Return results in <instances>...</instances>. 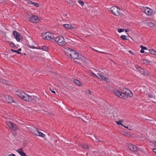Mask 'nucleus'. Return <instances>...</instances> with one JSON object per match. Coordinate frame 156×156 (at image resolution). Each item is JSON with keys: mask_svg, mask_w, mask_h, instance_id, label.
<instances>
[{"mask_svg": "<svg viewBox=\"0 0 156 156\" xmlns=\"http://www.w3.org/2000/svg\"><path fill=\"white\" fill-rule=\"evenodd\" d=\"M67 50L70 52L69 55L70 56V58L74 59H78L79 57H80V55H79L78 53L75 51L69 48H68Z\"/></svg>", "mask_w": 156, "mask_h": 156, "instance_id": "f257e3e1", "label": "nucleus"}, {"mask_svg": "<svg viewBox=\"0 0 156 156\" xmlns=\"http://www.w3.org/2000/svg\"><path fill=\"white\" fill-rule=\"evenodd\" d=\"M55 39V42L60 46L65 45L66 43V42L64 41V37L62 36L57 37Z\"/></svg>", "mask_w": 156, "mask_h": 156, "instance_id": "f03ea898", "label": "nucleus"}, {"mask_svg": "<svg viewBox=\"0 0 156 156\" xmlns=\"http://www.w3.org/2000/svg\"><path fill=\"white\" fill-rule=\"evenodd\" d=\"M120 9L116 6L112 7L110 8V11L113 14L116 16L119 15L121 12Z\"/></svg>", "mask_w": 156, "mask_h": 156, "instance_id": "7ed1b4c3", "label": "nucleus"}, {"mask_svg": "<svg viewBox=\"0 0 156 156\" xmlns=\"http://www.w3.org/2000/svg\"><path fill=\"white\" fill-rule=\"evenodd\" d=\"M42 19L35 15H32L29 18V21L34 23H37Z\"/></svg>", "mask_w": 156, "mask_h": 156, "instance_id": "20e7f679", "label": "nucleus"}, {"mask_svg": "<svg viewBox=\"0 0 156 156\" xmlns=\"http://www.w3.org/2000/svg\"><path fill=\"white\" fill-rule=\"evenodd\" d=\"M27 101H33L37 102L39 101V99L37 96L32 95L30 96L27 94V97L26 98Z\"/></svg>", "mask_w": 156, "mask_h": 156, "instance_id": "39448f33", "label": "nucleus"}, {"mask_svg": "<svg viewBox=\"0 0 156 156\" xmlns=\"http://www.w3.org/2000/svg\"><path fill=\"white\" fill-rule=\"evenodd\" d=\"M13 34L17 41L19 42L22 39L23 37L20 33L17 32L16 30L13 31Z\"/></svg>", "mask_w": 156, "mask_h": 156, "instance_id": "423d86ee", "label": "nucleus"}, {"mask_svg": "<svg viewBox=\"0 0 156 156\" xmlns=\"http://www.w3.org/2000/svg\"><path fill=\"white\" fill-rule=\"evenodd\" d=\"M51 36H52V34L49 32L44 33L42 34V37L44 39L47 40H51Z\"/></svg>", "mask_w": 156, "mask_h": 156, "instance_id": "0eeeda50", "label": "nucleus"}, {"mask_svg": "<svg viewBox=\"0 0 156 156\" xmlns=\"http://www.w3.org/2000/svg\"><path fill=\"white\" fill-rule=\"evenodd\" d=\"M5 124L7 125L10 128H12L13 130H16L17 129V125L14 123L10 121H7Z\"/></svg>", "mask_w": 156, "mask_h": 156, "instance_id": "6e6552de", "label": "nucleus"}, {"mask_svg": "<svg viewBox=\"0 0 156 156\" xmlns=\"http://www.w3.org/2000/svg\"><path fill=\"white\" fill-rule=\"evenodd\" d=\"M17 95L21 98L24 101H26V98L27 97V94L23 91L18 92Z\"/></svg>", "mask_w": 156, "mask_h": 156, "instance_id": "1a4fd4ad", "label": "nucleus"}, {"mask_svg": "<svg viewBox=\"0 0 156 156\" xmlns=\"http://www.w3.org/2000/svg\"><path fill=\"white\" fill-rule=\"evenodd\" d=\"M128 146L130 150L131 151L136 152L137 151V147L135 146L132 144H129L128 145Z\"/></svg>", "mask_w": 156, "mask_h": 156, "instance_id": "9d476101", "label": "nucleus"}, {"mask_svg": "<svg viewBox=\"0 0 156 156\" xmlns=\"http://www.w3.org/2000/svg\"><path fill=\"white\" fill-rule=\"evenodd\" d=\"M3 100L5 102H7L8 103H11L13 102L14 100L10 96L7 95L5 96V99Z\"/></svg>", "mask_w": 156, "mask_h": 156, "instance_id": "9b49d317", "label": "nucleus"}, {"mask_svg": "<svg viewBox=\"0 0 156 156\" xmlns=\"http://www.w3.org/2000/svg\"><path fill=\"white\" fill-rule=\"evenodd\" d=\"M144 10L143 12L148 16L151 15L153 12L152 10L148 7H146V9H144Z\"/></svg>", "mask_w": 156, "mask_h": 156, "instance_id": "f8f14e48", "label": "nucleus"}, {"mask_svg": "<svg viewBox=\"0 0 156 156\" xmlns=\"http://www.w3.org/2000/svg\"><path fill=\"white\" fill-rule=\"evenodd\" d=\"M136 68L141 74L146 75H147L148 74L147 71H144L143 69H141L139 66H137L136 67Z\"/></svg>", "mask_w": 156, "mask_h": 156, "instance_id": "ddd939ff", "label": "nucleus"}, {"mask_svg": "<svg viewBox=\"0 0 156 156\" xmlns=\"http://www.w3.org/2000/svg\"><path fill=\"white\" fill-rule=\"evenodd\" d=\"M23 147L21 148L20 149L16 150V151L21 156H27L25 153L23 151Z\"/></svg>", "mask_w": 156, "mask_h": 156, "instance_id": "4468645a", "label": "nucleus"}, {"mask_svg": "<svg viewBox=\"0 0 156 156\" xmlns=\"http://www.w3.org/2000/svg\"><path fill=\"white\" fill-rule=\"evenodd\" d=\"M31 132L34 135L37 136V132H38V130L37 128L35 127L31 129Z\"/></svg>", "mask_w": 156, "mask_h": 156, "instance_id": "2eb2a0df", "label": "nucleus"}, {"mask_svg": "<svg viewBox=\"0 0 156 156\" xmlns=\"http://www.w3.org/2000/svg\"><path fill=\"white\" fill-rule=\"evenodd\" d=\"M78 59L81 61L82 62H83L85 64L87 63V61H88V59H86L85 58H84V57L83 56H82L81 55L80 57H79Z\"/></svg>", "mask_w": 156, "mask_h": 156, "instance_id": "dca6fc26", "label": "nucleus"}, {"mask_svg": "<svg viewBox=\"0 0 156 156\" xmlns=\"http://www.w3.org/2000/svg\"><path fill=\"white\" fill-rule=\"evenodd\" d=\"M63 26L66 28H67V29H75V28L74 27H73L71 25L67 24H64L63 25Z\"/></svg>", "mask_w": 156, "mask_h": 156, "instance_id": "f3484780", "label": "nucleus"}, {"mask_svg": "<svg viewBox=\"0 0 156 156\" xmlns=\"http://www.w3.org/2000/svg\"><path fill=\"white\" fill-rule=\"evenodd\" d=\"M130 93V91L126 88H124L123 90V93L126 96H128V93Z\"/></svg>", "mask_w": 156, "mask_h": 156, "instance_id": "a211bd4d", "label": "nucleus"}, {"mask_svg": "<svg viewBox=\"0 0 156 156\" xmlns=\"http://www.w3.org/2000/svg\"><path fill=\"white\" fill-rule=\"evenodd\" d=\"M119 97H120L121 98L125 99H126L127 98V96H126L125 95H124L123 94V92H121V94H120V95Z\"/></svg>", "mask_w": 156, "mask_h": 156, "instance_id": "6ab92c4d", "label": "nucleus"}, {"mask_svg": "<svg viewBox=\"0 0 156 156\" xmlns=\"http://www.w3.org/2000/svg\"><path fill=\"white\" fill-rule=\"evenodd\" d=\"M149 52L152 55H156V51L153 49H150L148 51L146 52V53H148Z\"/></svg>", "mask_w": 156, "mask_h": 156, "instance_id": "aec40b11", "label": "nucleus"}, {"mask_svg": "<svg viewBox=\"0 0 156 156\" xmlns=\"http://www.w3.org/2000/svg\"><path fill=\"white\" fill-rule=\"evenodd\" d=\"M114 93L117 96L119 97V96L120 95V94H121V92L120 91L118 90H115L114 91Z\"/></svg>", "mask_w": 156, "mask_h": 156, "instance_id": "412c9836", "label": "nucleus"}, {"mask_svg": "<svg viewBox=\"0 0 156 156\" xmlns=\"http://www.w3.org/2000/svg\"><path fill=\"white\" fill-rule=\"evenodd\" d=\"M73 82L75 83L79 86H80L82 84L81 82L77 80H73Z\"/></svg>", "mask_w": 156, "mask_h": 156, "instance_id": "4be33fe9", "label": "nucleus"}, {"mask_svg": "<svg viewBox=\"0 0 156 156\" xmlns=\"http://www.w3.org/2000/svg\"><path fill=\"white\" fill-rule=\"evenodd\" d=\"M140 47L141 48V49L140 50V52L142 53L144 52V50L147 49V47L144 46L142 45L140 46Z\"/></svg>", "mask_w": 156, "mask_h": 156, "instance_id": "5701e85b", "label": "nucleus"}, {"mask_svg": "<svg viewBox=\"0 0 156 156\" xmlns=\"http://www.w3.org/2000/svg\"><path fill=\"white\" fill-rule=\"evenodd\" d=\"M81 147H82L83 148L85 149H89V146L87 144L82 145Z\"/></svg>", "mask_w": 156, "mask_h": 156, "instance_id": "b1692460", "label": "nucleus"}, {"mask_svg": "<svg viewBox=\"0 0 156 156\" xmlns=\"http://www.w3.org/2000/svg\"><path fill=\"white\" fill-rule=\"evenodd\" d=\"M37 133H38V134H37V136H39L42 137H44V135L41 132H39L38 131V132H37Z\"/></svg>", "mask_w": 156, "mask_h": 156, "instance_id": "393cba45", "label": "nucleus"}, {"mask_svg": "<svg viewBox=\"0 0 156 156\" xmlns=\"http://www.w3.org/2000/svg\"><path fill=\"white\" fill-rule=\"evenodd\" d=\"M28 47L30 48H37V49H41V50L42 49L41 47H39L38 48H36V47H35V46H32L29 45V44L28 45Z\"/></svg>", "mask_w": 156, "mask_h": 156, "instance_id": "a878e982", "label": "nucleus"}, {"mask_svg": "<svg viewBox=\"0 0 156 156\" xmlns=\"http://www.w3.org/2000/svg\"><path fill=\"white\" fill-rule=\"evenodd\" d=\"M98 74L99 76L101 77L102 79L104 80L106 77L105 76L100 73H98Z\"/></svg>", "mask_w": 156, "mask_h": 156, "instance_id": "bb28decb", "label": "nucleus"}, {"mask_svg": "<svg viewBox=\"0 0 156 156\" xmlns=\"http://www.w3.org/2000/svg\"><path fill=\"white\" fill-rule=\"evenodd\" d=\"M123 122V121L122 120H120L119 121H117L116 122V124L118 125H122V126H123V124L121 123V122Z\"/></svg>", "mask_w": 156, "mask_h": 156, "instance_id": "cd10ccee", "label": "nucleus"}, {"mask_svg": "<svg viewBox=\"0 0 156 156\" xmlns=\"http://www.w3.org/2000/svg\"><path fill=\"white\" fill-rule=\"evenodd\" d=\"M148 25L150 27H152L155 26V24L152 22H149L148 23Z\"/></svg>", "mask_w": 156, "mask_h": 156, "instance_id": "c85d7f7f", "label": "nucleus"}, {"mask_svg": "<svg viewBox=\"0 0 156 156\" xmlns=\"http://www.w3.org/2000/svg\"><path fill=\"white\" fill-rule=\"evenodd\" d=\"M123 134L125 136H131V134H130L129 133L127 132H124L123 133Z\"/></svg>", "mask_w": 156, "mask_h": 156, "instance_id": "c756f323", "label": "nucleus"}, {"mask_svg": "<svg viewBox=\"0 0 156 156\" xmlns=\"http://www.w3.org/2000/svg\"><path fill=\"white\" fill-rule=\"evenodd\" d=\"M148 96L150 98H155V97L152 93H149L148 94Z\"/></svg>", "mask_w": 156, "mask_h": 156, "instance_id": "7c9ffc66", "label": "nucleus"}, {"mask_svg": "<svg viewBox=\"0 0 156 156\" xmlns=\"http://www.w3.org/2000/svg\"><path fill=\"white\" fill-rule=\"evenodd\" d=\"M120 37L121 38L122 40H125L127 39H126V35H122Z\"/></svg>", "mask_w": 156, "mask_h": 156, "instance_id": "2f4dec72", "label": "nucleus"}, {"mask_svg": "<svg viewBox=\"0 0 156 156\" xmlns=\"http://www.w3.org/2000/svg\"><path fill=\"white\" fill-rule=\"evenodd\" d=\"M11 51L12 52H16V53L18 54H21V53L19 51H17V50H14L12 49H11Z\"/></svg>", "mask_w": 156, "mask_h": 156, "instance_id": "473e14b6", "label": "nucleus"}, {"mask_svg": "<svg viewBox=\"0 0 156 156\" xmlns=\"http://www.w3.org/2000/svg\"><path fill=\"white\" fill-rule=\"evenodd\" d=\"M9 44L12 48H15V45L12 42H10Z\"/></svg>", "mask_w": 156, "mask_h": 156, "instance_id": "72a5a7b5", "label": "nucleus"}, {"mask_svg": "<svg viewBox=\"0 0 156 156\" xmlns=\"http://www.w3.org/2000/svg\"><path fill=\"white\" fill-rule=\"evenodd\" d=\"M33 3V5L34 6H36L37 7H38L39 6V5L38 3L34 2V3Z\"/></svg>", "mask_w": 156, "mask_h": 156, "instance_id": "f704fd0d", "label": "nucleus"}, {"mask_svg": "<svg viewBox=\"0 0 156 156\" xmlns=\"http://www.w3.org/2000/svg\"><path fill=\"white\" fill-rule=\"evenodd\" d=\"M78 2L82 5L83 6L84 5V3L81 0H79L78 1Z\"/></svg>", "mask_w": 156, "mask_h": 156, "instance_id": "c9c22d12", "label": "nucleus"}, {"mask_svg": "<svg viewBox=\"0 0 156 156\" xmlns=\"http://www.w3.org/2000/svg\"><path fill=\"white\" fill-rule=\"evenodd\" d=\"M48 48V47H47L46 46H43L42 47V50H44V51H47L46 49H47Z\"/></svg>", "mask_w": 156, "mask_h": 156, "instance_id": "e433bc0d", "label": "nucleus"}, {"mask_svg": "<svg viewBox=\"0 0 156 156\" xmlns=\"http://www.w3.org/2000/svg\"><path fill=\"white\" fill-rule=\"evenodd\" d=\"M124 30V29H120L118 30V31L119 33L123 32Z\"/></svg>", "mask_w": 156, "mask_h": 156, "instance_id": "4c0bfd02", "label": "nucleus"}, {"mask_svg": "<svg viewBox=\"0 0 156 156\" xmlns=\"http://www.w3.org/2000/svg\"><path fill=\"white\" fill-rule=\"evenodd\" d=\"M94 137L95 138V140L97 142H98L99 141H101V140H99L98 138L96 137L94 135Z\"/></svg>", "mask_w": 156, "mask_h": 156, "instance_id": "58836bf2", "label": "nucleus"}, {"mask_svg": "<svg viewBox=\"0 0 156 156\" xmlns=\"http://www.w3.org/2000/svg\"><path fill=\"white\" fill-rule=\"evenodd\" d=\"M94 50L95 51H97V52H98L100 53H103V54H108V53H105V52H101V51H98L96 50H95V49H94Z\"/></svg>", "mask_w": 156, "mask_h": 156, "instance_id": "ea45409f", "label": "nucleus"}, {"mask_svg": "<svg viewBox=\"0 0 156 156\" xmlns=\"http://www.w3.org/2000/svg\"><path fill=\"white\" fill-rule=\"evenodd\" d=\"M67 2L70 4H72L73 3V1L71 0H68Z\"/></svg>", "mask_w": 156, "mask_h": 156, "instance_id": "a19ab883", "label": "nucleus"}, {"mask_svg": "<svg viewBox=\"0 0 156 156\" xmlns=\"http://www.w3.org/2000/svg\"><path fill=\"white\" fill-rule=\"evenodd\" d=\"M133 96V94L132 93L131 91H130V93H128V96H129V97H132Z\"/></svg>", "mask_w": 156, "mask_h": 156, "instance_id": "79ce46f5", "label": "nucleus"}, {"mask_svg": "<svg viewBox=\"0 0 156 156\" xmlns=\"http://www.w3.org/2000/svg\"><path fill=\"white\" fill-rule=\"evenodd\" d=\"M104 80H105L107 82H109L110 81V80L106 77H105Z\"/></svg>", "mask_w": 156, "mask_h": 156, "instance_id": "37998d69", "label": "nucleus"}, {"mask_svg": "<svg viewBox=\"0 0 156 156\" xmlns=\"http://www.w3.org/2000/svg\"><path fill=\"white\" fill-rule=\"evenodd\" d=\"M92 74L93 75V76L94 77H96V78L98 77V76L96 74H95L94 73H92Z\"/></svg>", "mask_w": 156, "mask_h": 156, "instance_id": "c03bdc74", "label": "nucleus"}, {"mask_svg": "<svg viewBox=\"0 0 156 156\" xmlns=\"http://www.w3.org/2000/svg\"><path fill=\"white\" fill-rule=\"evenodd\" d=\"M124 30L126 32H128L129 31V29H126Z\"/></svg>", "mask_w": 156, "mask_h": 156, "instance_id": "a18cd8bd", "label": "nucleus"}, {"mask_svg": "<svg viewBox=\"0 0 156 156\" xmlns=\"http://www.w3.org/2000/svg\"><path fill=\"white\" fill-rule=\"evenodd\" d=\"M34 2L31 1H29V3L30 4H32V5H33V3H34Z\"/></svg>", "mask_w": 156, "mask_h": 156, "instance_id": "49530a36", "label": "nucleus"}, {"mask_svg": "<svg viewBox=\"0 0 156 156\" xmlns=\"http://www.w3.org/2000/svg\"><path fill=\"white\" fill-rule=\"evenodd\" d=\"M8 156H16V155L14 154H9Z\"/></svg>", "mask_w": 156, "mask_h": 156, "instance_id": "de8ad7c7", "label": "nucleus"}, {"mask_svg": "<svg viewBox=\"0 0 156 156\" xmlns=\"http://www.w3.org/2000/svg\"><path fill=\"white\" fill-rule=\"evenodd\" d=\"M153 150L154 152L156 153V149L153 148Z\"/></svg>", "mask_w": 156, "mask_h": 156, "instance_id": "09e8293b", "label": "nucleus"}, {"mask_svg": "<svg viewBox=\"0 0 156 156\" xmlns=\"http://www.w3.org/2000/svg\"><path fill=\"white\" fill-rule=\"evenodd\" d=\"M49 90H51V92H52V93H55V92L54 90H51L50 88Z\"/></svg>", "mask_w": 156, "mask_h": 156, "instance_id": "8fccbe9b", "label": "nucleus"}, {"mask_svg": "<svg viewBox=\"0 0 156 156\" xmlns=\"http://www.w3.org/2000/svg\"><path fill=\"white\" fill-rule=\"evenodd\" d=\"M94 153H98V151H94L92 152Z\"/></svg>", "mask_w": 156, "mask_h": 156, "instance_id": "3c124183", "label": "nucleus"}, {"mask_svg": "<svg viewBox=\"0 0 156 156\" xmlns=\"http://www.w3.org/2000/svg\"><path fill=\"white\" fill-rule=\"evenodd\" d=\"M128 52H129V53H131V54H132V55H133V54L132 53V52L131 51L129 50V51H128Z\"/></svg>", "mask_w": 156, "mask_h": 156, "instance_id": "603ef678", "label": "nucleus"}, {"mask_svg": "<svg viewBox=\"0 0 156 156\" xmlns=\"http://www.w3.org/2000/svg\"><path fill=\"white\" fill-rule=\"evenodd\" d=\"M146 119L148 121H152V120L150 119Z\"/></svg>", "mask_w": 156, "mask_h": 156, "instance_id": "864d4df0", "label": "nucleus"}, {"mask_svg": "<svg viewBox=\"0 0 156 156\" xmlns=\"http://www.w3.org/2000/svg\"><path fill=\"white\" fill-rule=\"evenodd\" d=\"M56 37H54L53 38L51 39L55 41V39L56 38Z\"/></svg>", "mask_w": 156, "mask_h": 156, "instance_id": "5fc2aeb1", "label": "nucleus"}, {"mask_svg": "<svg viewBox=\"0 0 156 156\" xmlns=\"http://www.w3.org/2000/svg\"><path fill=\"white\" fill-rule=\"evenodd\" d=\"M88 94H91V91H90V90H88Z\"/></svg>", "mask_w": 156, "mask_h": 156, "instance_id": "6e6d98bb", "label": "nucleus"}, {"mask_svg": "<svg viewBox=\"0 0 156 156\" xmlns=\"http://www.w3.org/2000/svg\"><path fill=\"white\" fill-rule=\"evenodd\" d=\"M21 49L20 48H19L17 51H21Z\"/></svg>", "mask_w": 156, "mask_h": 156, "instance_id": "4d7b16f0", "label": "nucleus"}, {"mask_svg": "<svg viewBox=\"0 0 156 156\" xmlns=\"http://www.w3.org/2000/svg\"><path fill=\"white\" fill-rule=\"evenodd\" d=\"M123 126L124 127L126 128H127V129H128V126H124V125H123Z\"/></svg>", "mask_w": 156, "mask_h": 156, "instance_id": "13d9d810", "label": "nucleus"}, {"mask_svg": "<svg viewBox=\"0 0 156 156\" xmlns=\"http://www.w3.org/2000/svg\"><path fill=\"white\" fill-rule=\"evenodd\" d=\"M54 36H51V40L53 38Z\"/></svg>", "mask_w": 156, "mask_h": 156, "instance_id": "bf43d9fd", "label": "nucleus"}, {"mask_svg": "<svg viewBox=\"0 0 156 156\" xmlns=\"http://www.w3.org/2000/svg\"><path fill=\"white\" fill-rule=\"evenodd\" d=\"M154 145L156 146V142L154 143Z\"/></svg>", "mask_w": 156, "mask_h": 156, "instance_id": "052dcab7", "label": "nucleus"}, {"mask_svg": "<svg viewBox=\"0 0 156 156\" xmlns=\"http://www.w3.org/2000/svg\"><path fill=\"white\" fill-rule=\"evenodd\" d=\"M15 48V49H17V47H16V46H15V48Z\"/></svg>", "mask_w": 156, "mask_h": 156, "instance_id": "680f3d73", "label": "nucleus"}, {"mask_svg": "<svg viewBox=\"0 0 156 156\" xmlns=\"http://www.w3.org/2000/svg\"><path fill=\"white\" fill-rule=\"evenodd\" d=\"M2 81H3L4 82H5V81H6V80H3Z\"/></svg>", "mask_w": 156, "mask_h": 156, "instance_id": "e2e57ef3", "label": "nucleus"}, {"mask_svg": "<svg viewBox=\"0 0 156 156\" xmlns=\"http://www.w3.org/2000/svg\"><path fill=\"white\" fill-rule=\"evenodd\" d=\"M86 155H87V156H88V153H87L86 154Z\"/></svg>", "mask_w": 156, "mask_h": 156, "instance_id": "0e129e2a", "label": "nucleus"}, {"mask_svg": "<svg viewBox=\"0 0 156 156\" xmlns=\"http://www.w3.org/2000/svg\"><path fill=\"white\" fill-rule=\"evenodd\" d=\"M67 14H66V16H67Z\"/></svg>", "mask_w": 156, "mask_h": 156, "instance_id": "69168bd1", "label": "nucleus"}, {"mask_svg": "<svg viewBox=\"0 0 156 156\" xmlns=\"http://www.w3.org/2000/svg\"><path fill=\"white\" fill-rule=\"evenodd\" d=\"M24 55H26V54H25V53H24Z\"/></svg>", "mask_w": 156, "mask_h": 156, "instance_id": "338daca9", "label": "nucleus"}, {"mask_svg": "<svg viewBox=\"0 0 156 156\" xmlns=\"http://www.w3.org/2000/svg\"><path fill=\"white\" fill-rule=\"evenodd\" d=\"M154 102L155 103H156V101H154Z\"/></svg>", "mask_w": 156, "mask_h": 156, "instance_id": "774afa93", "label": "nucleus"}]
</instances>
